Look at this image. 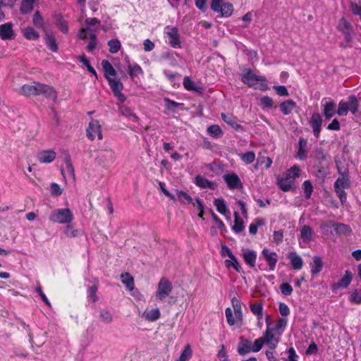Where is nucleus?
<instances>
[{
	"instance_id": "30",
	"label": "nucleus",
	"mask_w": 361,
	"mask_h": 361,
	"mask_svg": "<svg viewBox=\"0 0 361 361\" xmlns=\"http://www.w3.org/2000/svg\"><path fill=\"white\" fill-rule=\"evenodd\" d=\"M214 204L215 205L216 210L222 215L226 216L227 214L229 213L226 203L224 199H215Z\"/></svg>"
},
{
	"instance_id": "40",
	"label": "nucleus",
	"mask_w": 361,
	"mask_h": 361,
	"mask_svg": "<svg viewBox=\"0 0 361 361\" xmlns=\"http://www.w3.org/2000/svg\"><path fill=\"white\" fill-rule=\"evenodd\" d=\"M239 156L242 161L246 164H250L255 160V154L252 151L240 154Z\"/></svg>"
},
{
	"instance_id": "50",
	"label": "nucleus",
	"mask_w": 361,
	"mask_h": 361,
	"mask_svg": "<svg viewBox=\"0 0 361 361\" xmlns=\"http://www.w3.org/2000/svg\"><path fill=\"white\" fill-rule=\"evenodd\" d=\"M97 290V286L93 285L90 287L87 290V299L89 302H95L97 300L96 293Z\"/></svg>"
},
{
	"instance_id": "11",
	"label": "nucleus",
	"mask_w": 361,
	"mask_h": 361,
	"mask_svg": "<svg viewBox=\"0 0 361 361\" xmlns=\"http://www.w3.org/2000/svg\"><path fill=\"white\" fill-rule=\"evenodd\" d=\"M223 178L231 190L241 189L243 183L237 174L233 172L224 174Z\"/></svg>"
},
{
	"instance_id": "6",
	"label": "nucleus",
	"mask_w": 361,
	"mask_h": 361,
	"mask_svg": "<svg viewBox=\"0 0 361 361\" xmlns=\"http://www.w3.org/2000/svg\"><path fill=\"white\" fill-rule=\"evenodd\" d=\"M49 219L54 223L69 224L73 219V214L68 208L58 209L51 212Z\"/></svg>"
},
{
	"instance_id": "32",
	"label": "nucleus",
	"mask_w": 361,
	"mask_h": 361,
	"mask_svg": "<svg viewBox=\"0 0 361 361\" xmlns=\"http://www.w3.org/2000/svg\"><path fill=\"white\" fill-rule=\"evenodd\" d=\"M287 326V319L286 317L280 318L274 325L271 326L273 331L280 335L286 329Z\"/></svg>"
},
{
	"instance_id": "22",
	"label": "nucleus",
	"mask_w": 361,
	"mask_h": 361,
	"mask_svg": "<svg viewBox=\"0 0 361 361\" xmlns=\"http://www.w3.org/2000/svg\"><path fill=\"white\" fill-rule=\"evenodd\" d=\"M161 312L159 308L147 309L142 313V317L149 322H155L160 318Z\"/></svg>"
},
{
	"instance_id": "55",
	"label": "nucleus",
	"mask_w": 361,
	"mask_h": 361,
	"mask_svg": "<svg viewBox=\"0 0 361 361\" xmlns=\"http://www.w3.org/2000/svg\"><path fill=\"white\" fill-rule=\"evenodd\" d=\"M350 301L355 304H361V290L353 291L350 296Z\"/></svg>"
},
{
	"instance_id": "49",
	"label": "nucleus",
	"mask_w": 361,
	"mask_h": 361,
	"mask_svg": "<svg viewBox=\"0 0 361 361\" xmlns=\"http://www.w3.org/2000/svg\"><path fill=\"white\" fill-rule=\"evenodd\" d=\"M89 39H90V42L87 46V49L89 51H92L96 48L97 44V35L94 33V31H91V32L89 34Z\"/></svg>"
},
{
	"instance_id": "33",
	"label": "nucleus",
	"mask_w": 361,
	"mask_h": 361,
	"mask_svg": "<svg viewBox=\"0 0 361 361\" xmlns=\"http://www.w3.org/2000/svg\"><path fill=\"white\" fill-rule=\"evenodd\" d=\"M22 32L23 36L28 40H36L39 37L38 32L31 27L24 28Z\"/></svg>"
},
{
	"instance_id": "57",
	"label": "nucleus",
	"mask_w": 361,
	"mask_h": 361,
	"mask_svg": "<svg viewBox=\"0 0 361 361\" xmlns=\"http://www.w3.org/2000/svg\"><path fill=\"white\" fill-rule=\"evenodd\" d=\"M183 86L187 90H196L195 82L189 77L184 78Z\"/></svg>"
},
{
	"instance_id": "27",
	"label": "nucleus",
	"mask_w": 361,
	"mask_h": 361,
	"mask_svg": "<svg viewBox=\"0 0 361 361\" xmlns=\"http://www.w3.org/2000/svg\"><path fill=\"white\" fill-rule=\"evenodd\" d=\"M243 257L245 262L250 267L255 266L257 254L255 251L250 250H243Z\"/></svg>"
},
{
	"instance_id": "1",
	"label": "nucleus",
	"mask_w": 361,
	"mask_h": 361,
	"mask_svg": "<svg viewBox=\"0 0 361 361\" xmlns=\"http://www.w3.org/2000/svg\"><path fill=\"white\" fill-rule=\"evenodd\" d=\"M104 70V78L108 81L109 85L114 93V95L121 102H125L126 99V96L122 93L123 90V84L118 78L117 73L111 63L107 60H103L101 63Z\"/></svg>"
},
{
	"instance_id": "18",
	"label": "nucleus",
	"mask_w": 361,
	"mask_h": 361,
	"mask_svg": "<svg viewBox=\"0 0 361 361\" xmlns=\"http://www.w3.org/2000/svg\"><path fill=\"white\" fill-rule=\"evenodd\" d=\"M226 321L230 326H236L240 327L243 323V316L239 317L238 314L233 313L232 310L228 307L225 310Z\"/></svg>"
},
{
	"instance_id": "58",
	"label": "nucleus",
	"mask_w": 361,
	"mask_h": 361,
	"mask_svg": "<svg viewBox=\"0 0 361 361\" xmlns=\"http://www.w3.org/2000/svg\"><path fill=\"white\" fill-rule=\"evenodd\" d=\"M259 103L263 108H271L273 106V100L267 96L262 97L259 100Z\"/></svg>"
},
{
	"instance_id": "41",
	"label": "nucleus",
	"mask_w": 361,
	"mask_h": 361,
	"mask_svg": "<svg viewBox=\"0 0 361 361\" xmlns=\"http://www.w3.org/2000/svg\"><path fill=\"white\" fill-rule=\"evenodd\" d=\"M302 189L305 198L310 199L313 191V186L310 180H305L302 184Z\"/></svg>"
},
{
	"instance_id": "7",
	"label": "nucleus",
	"mask_w": 361,
	"mask_h": 361,
	"mask_svg": "<svg viewBox=\"0 0 361 361\" xmlns=\"http://www.w3.org/2000/svg\"><path fill=\"white\" fill-rule=\"evenodd\" d=\"M172 291V283L166 278H161L158 283L155 296L159 300L166 299Z\"/></svg>"
},
{
	"instance_id": "60",
	"label": "nucleus",
	"mask_w": 361,
	"mask_h": 361,
	"mask_svg": "<svg viewBox=\"0 0 361 361\" xmlns=\"http://www.w3.org/2000/svg\"><path fill=\"white\" fill-rule=\"evenodd\" d=\"M232 305L235 314H238L239 317L243 316L241 305L239 300L235 298L232 299Z\"/></svg>"
},
{
	"instance_id": "63",
	"label": "nucleus",
	"mask_w": 361,
	"mask_h": 361,
	"mask_svg": "<svg viewBox=\"0 0 361 361\" xmlns=\"http://www.w3.org/2000/svg\"><path fill=\"white\" fill-rule=\"evenodd\" d=\"M91 31H94L93 30L90 29V27H82L78 34V38L80 39H85L87 38H89V34L91 32Z\"/></svg>"
},
{
	"instance_id": "42",
	"label": "nucleus",
	"mask_w": 361,
	"mask_h": 361,
	"mask_svg": "<svg viewBox=\"0 0 361 361\" xmlns=\"http://www.w3.org/2000/svg\"><path fill=\"white\" fill-rule=\"evenodd\" d=\"M35 0H22L20 11L23 13H30L32 8Z\"/></svg>"
},
{
	"instance_id": "10",
	"label": "nucleus",
	"mask_w": 361,
	"mask_h": 361,
	"mask_svg": "<svg viewBox=\"0 0 361 361\" xmlns=\"http://www.w3.org/2000/svg\"><path fill=\"white\" fill-rule=\"evenodd\" d=\"M87 136L91 140H94L96 137L99 140L103 138L101 125L97 120L92 119L89 123L87 128Z\"/></svg>"
},
{
	"instance_id": "36",
	"label": "nucleus",
	"mask_w": 361,
	"mask_h": 361,
	"mask_svg": "<svg viewBox=\"0 0 361 361\" xmlns=\"http://www.w3.org/2000/svg\"><path fill=\"white\" fill-rule=\"evenodd\" d=\"M348 109L353 114H355L358 111L359 102L355 95H350L348 97Z\"/></svg>"
},
{
	"instance_id": "26",
	"label": "nucleus",
	"mask_w": 361,
	"mask_h": 361,
	"mask_svg": "<svg viewBox=\"0 0 361 361\" xmlns=\"http://www.w3.org/2000/svg\"><path fill=\"white\" fill-rule=\"evenodd\" d=\"M128 73L132 80H135L140 75H143L142 68L137 63H130L128 62Z\"/></svg>"
},
{
	"instance_id": "43",
	"label": "nucleus",
	"mask_w": 361,
	"mask_h": 361,
	"mask_svg": "<svg viewBox=\"0 0 361 361\" xmlns=\"http://www.w3.org/2000/svg\"><path fill=\"white\" fill-rule=\"evenodd\" d=\"M108 46L109 47V51L111 54L117 53L121 49V42L117 39H112L108 42Z\"/></svg>"
},
{
	"instance_id": "47",
	"label": "nucleus",
	"mask_w": 361,
	"mask_h": 361,
	"mask_svg": "<svg viewBox=\"0 0 361 361\" xmlns=\"http://www.w3.org/2000/svg\"><path fill=\"white\" fill-rule=\"evenodd\" d=\"M349 111L348 109V104L345 102L341 101L338 104V109L336 111V114L339 116H344L348 114Z\"/></svg>"
},
{
	"instance_id": "2",
	"label": "nucleus",
	"mask_w": 361,
	"mask_h": 361,
	"mask_svg": "<svg viewBox=\"0 0 361 361\" xmlns=\"http://www.w3.org/2000/svg\"><path fill=\"white\" fill-rule=\"evenodd\" d=\"M20 93L27 97L44 94L52 100L57 97L56 92L52 87L39 82L23 85L20 89Z\"/></svg>"
},
{
	"instance_id": "14",
	"label": "nucleus",
	"mask_w": 361,
	"mask_h": 361,
	"mask_svg": "<svg viewBox=\"0 0 361 361\" xmlns=\"http://www.w3.org/2000/svg\"><path fill=\"white\" fill-rule=\"evenodd\" d=\"M339 176L336 179L334 183V189H346L348 188L350 185V182L349 180V175L347 170H345L343 172H341L338 170Z\"/></svg>"
},
{
	"instance_id": "35",
	"label": "nucleus",
	"mask_w": 361,
	"mask_h": 361,
	"mask_svg": "<svg viewBox=\"0 0 361 361\" xmlns=\"http://www.w3.org/2000/svg\"><path fill=\"white\" fill-rule=\"evenodd\" d=\"M176 195L177 199L176 200H178L180 202L183 204H190L192 203V197L188 195L187 192L183 191V190H176Z\"/></svg>"
},
{
	"instance_id": "29",
	"label": "nucleus",
	"mask_w": 361,
	"mask_h": 361,
	"mask_svg": "<svg viewBox=\"0 0 361 361\" xmlns=\"http://www.w3.org/2000/svg\"><path fill=\"white\" fill-rule=\"evenodd\" d=\"M221 118L224 122H226L228 126H230L233 128L238 130V128H240V125L238 123V120L232 114H226L224 113H222Z\"/></svg>"
},
{
	"instance_id": "61",
	"label": "nucleus",
	"mask_w": 361,
	"mask_h": 361,
	"mask_svg": "<svg viewBox=\"0 0 361 361\" xmlns=\"http://www.w3.org/2000/svg\"><path fill=\"white\" fill-rule=\"evenodd\" d=\"M217 357L219 361H228L227 353L224 345L220 346V349L217 353Z\"/></svg>"
},
{
	"instance_id": "52",
	"label": "nucleus",
	"mask_w": 361,
	"mask_h": 361,
	"mask_svg": "<svg viewBox=\"0 0 361 361\" xmlns=\"http://www.w3.org/2000/svg\"><path fill=\"white\" fill-rule=\"evenodd\" d=\"M280 108H281V111L284 114H288L293 109V102H292L291 101H287V102H283L281 104Z\"/></svg>"
},
{
	"instance_id": "15",
	"label": "nucleus",
	"mask_w": 361,
	"mask_h": 361,
	"mask_svg": "<svg viewBox=\"0 0 361 361\" xmlns=\"http://www.w3.org/2000/svg\"><path fill=\"white\" fill-rule=\"evenodd\" d=\"M308 142L306 139L300 137L298 141V146L296 154L295 157L301 160H306L308 155Z\"/></svg>"
},
{
	"instance_id": "34",
	"label": "nucleus",
	"mask_w": 361,
	"mask_h": 361,
	"mask_svg": "<svg viewBox=\"0 0 361 361\" xmlns=\"http://www.w3.org/2000/svg\"><path fill=\"white\" fill-rule=\"evenodd\" d=\"M122 283L126 286L129 290H133L134 288V279L133 276L128 274H122L121 276Z\"/></svg>"
},
{
	"instance_id": "21",
	"label": "nucleus",
	"mask_w": 361,
	"mask_h": 361,
	"mask_svg": "<svg viewBox=\"0 0 361 361\" xmlns=\"http://www.w3.org/2000/svg\"><path fill=\"white\" fill-rule=\"evenodd\" d=\"M336 113V103L334 101L330 100L323 105V115L326 120H330Z\"/></svg>"
},
{
	"instance_id": "51",
	"label": "nucleus",
	"mask_w": 361,
	"mask_h": 361,
	"mask_svg": "<svg viewBox=\"0 0 361 361\" xmlns=\"http://www.w3.org/2000/svg\"><path fill=\"white\" fill-rule=\"evenodd\" d=\"M100 318L104 323L109 324L113 320V316L110 311L102 310L100 312Z\"/></svg>"
},
{
	"instance_id": "5",
	"label": "nucleus",
	"mask_w": 361,
	"mask_h": 361,
	"mask_svg": "<svg viewBox=\"0 0 361 361\" xmlns=\"http://www.w3.org/2000/svg\"><path fill=\"white\" fill-rule=\"evenodd\" d=\"M271 317L269 314H267L265 317V321L267 324V330L264 334L263 338L264 341V343L269 347L270 350H274L276 348L278 343H279V334H276L271 329V324L270 322Z\"/></svg>"
},
{
	"instance_id": "3",
	"label": "nucleus",
	"mask_w": 361,
	"mask_h": 361,
	"mask_svg": "<svg viewBox=\"0 0 361 361\" xmlns=\"http://www.w3.org/2000/svg\"><path fill=\"white\" fill-rule=\"evenodd\" d=\"M242 81L245 84H247L248 86L255 89H259L261 90H266L267 89L265 78L262 76L255 75L250 70H247L243 73Z\"/></svg>"
},
{
	"instance_id": "23",
	"label": "nucleus",
	"mask_w": 361,
	"mask_h": 361,
	"mask_svg": "<svg viewBox=\"0 0 361 361\" xmlns=\"http://www.w3.org/2000/svg\"><path fill=\"white\" fill-rule=\"evenodd\" d=\"M195 183L201 188H209L211 190H214L216 187L215 183L210 181L201 176H197L195 178Z\"/></svg>"
},
{
	"instance_id": "38",
	"label": "nucleus",
	"mask_w": 361,
	"mask_h": 361,
	"mask_svg": "<svg viewBox=\"0 0 361 361\" xmlns=\"http://www.w3.org/2000/svg\"><path fill=\"white\" fill-rule=\"evenodd\" d=\"M234 216H235V220H234V224L233 226V230L235 233H240L245 228L244 222L238 216V214L237 212H235Z\"/></svg>"
},
{
	"instance_id": "16",
	"label": "nucleus",
	"mask_w": 361,
	"mask_h": 361,
	"mask_svg": "<svg viewBox=\"0 0 361 361\" xmlns=\"http://www.w3.org/2000/svg\"><path fill=\"white\" fill-rule=\"evenodd\" d=\"M310 123L312 128L314 135L315 137L318 138L321 132V127L322 124V118L321 115L317 112L313 113L310 118Z\"/></svg>"
},
{
	"instance_id": "8",
	"label": "nucleus",
	"mask_w": 361,
	"mask_h": 361,
	"mask_svg": "<svg viewBox=\"0 0 361 361\" xmlns=\"http://www.w3.org/2000/svg\"><path fill=\"white\" fill-rule=\"evenodd\" d=\"M337 29L344 35L345 42L350 44L354 34V29L351 23L343 17L338 21Z\"/></svg>"
},
{
	"instance_id": "9",
	"label": "nucleus",
	"mask_w": 361,
	"mask_h": 361,
	"mask_svg": "<svg viewBox=\"0 0 361 361\" xmlns=\"http://www.w3.org/2000/svg\"><path fill=\"white\" fill-rule=\"evenodd\" d=\"M164 33L168 38L169 44L173 48L180 47V35L178 28L167 26L165 27Z\"/></svg>"
},
{
	"instance_id": "39",
	"label": "nucleus",
	"mask_w": 361,
	"mask_h": 361,
	"mask_svg": "<svg viewBox=\"0 0 361 361\" xmlns=\"http://www.w3.org/2000/svg\"><path fill=\"white\" fill-rule=\"evenodd\" d=\"M207 133L213 137H219L223 135V131L218 125H212L207 128Z\"/></svg>"
},
{
	"instance_id": "56",
	"label": "nucleus",
	"mask_w": 361,
	"mask_h": 361,
	"mask_svg": "<svg viewBox=\"0 0 361 361\" xmlns=\"http://www.w3.org/2000/svg\"><path fill=\"white\" fill-rule=\"evenodd\" d=\"M159 190H161V192H163L166 197H168L169 198H170L173 201H176V198L175 195H173L172 193H171L166 189V185H165V184L164 183L159 182Z\"/></svg>"
},
{
	"instance_id": "44",
	"label": "nucleus",
	"mask_w": 361,
	"mask_h": 361,
	"mask_svg": "<svg viewBox=\"0 0 361 361\" xmlns=\"http://www.w3.org/2000/svg\"><path fill=\"white\" fill-rule=\"evenodd\" d=\"M45 42L47 47L52 51H56L58 46L54 36L47 35L45 37Z\"/></svg>"
},
{
	"instance_id": "48",
	"label": "nucleus",
	"mask_w": 361,
	"mask_h": 361,
	"mask_svg": "<svg viewBox=\"0 0 361 361\" xmlns=\"http://www.w3.org/2000/svg\"><path fill=\"white\" fill-rule=\"evenodd\" d=\"M323 263L320 257H314L313 258V266L312 268V274H317L321 271Z\"/></svg>"
},
{
	"instance_id": "45",
	"label": "nucleus",
	"mask_w": 361,
	"mask_h": 361,
	"mask_svg": "<svg viewBox=\"0 0 361 361\" xmlns=\"http://www.w3.org/2000/svg\"><path fill=\"white\" fill-rule=\"evenodd\" d=\"M314 153L315 159L317 160L319 164L326 161V154L322 147L317 148Z\"/></svg>"
},
{
	"instance_id": "4",
	"label": "nucleus",
	"mask_w": 361,
	"mask_h": 361,
	"mask_svg": "<svg viewBox=\"0 0 361 361\" xmlns=\"http://www.w3.org/2000/svg\"><path fill=\"white\" fill-rule=\"evenodd\" d=\"M211 9L222 18L230 17L234 11L233 4L224 0H212Z\"/></svg>"
},
{
	"instance_id": "12",
	"label": "nucleus",
	"mask_w": 361,
	"mask_h": 361,
	"mask_svg": "<svg viewBox=\"0 0 361 361\" xmlns=\"http://www.w3.org/2000/svg\"><path fill=\"white\" fill-rule=\"evenodd\" d=\"M293 184V168L291 167L287 171L285 177L278 178V185L283 191L290 190Z\"/></svg>"
},
{
	"instance_id": "54",
	"label": "nucleus",
	"mask_w": 361,
	"mask_h": 361,
	"mask_svg": "<svg viewBox=\"0 0 361 361\" xmlns=\"http://www.w3.org/2000/svg\"><path fill=\"white\" fill-rule=\"evenodd\" d=\"M264 344V341L262 337L256 339L255 341V342L253 343H252V352H254V353L259 352L262 348Z\"/></svg>"
},
{
	"instance_id": "31",
	"label": "nucleus",
	"mask_w": 361,
	"mask_h": 361,
	"mask_svg": "<svg viewBox=\"0 0 361 361\" xmlns=\"http://www.w3.org/2000/svg\"><path fill=\"white\" fill-rule=\"evenodd\" d=\"M336 233L338 235H348L352 232L350 227L346 224L341 223H336L333 224Z\"/></svg>"
},
{
	"instance_id": "37",
	"label": "nucleus",
	"mask_w": 361,
	"mask_h": 361,
	"mask_svg": "<svg viewBox=\"0 0 361 361\" xmlns=\"http://www.w3.org/2000/svg\"><path fill=\"white\" fill-rule=\"evenodd\" d=\"M192 351L189 344L186 345L180 357L176 361H188L192 357Z\"/></svg>"
},
{
	"instance_id": "17",
	"label": "nucleus",
	"mask_w": 361,
	"mask_h": 361,
	"mask_svg": "<svg viewBox=\"0 0 361 361\" xmlns=\"http://www.w3.org/2000/svg\"><path fill=\"white\" fill-rule=\"evenodd\" d=\"M56 157V153L52 149L42 150L38 152L37 158L42 164L51 163Z\"/></svg>"
},
{
	"instance_id": "19",
	"label": "nucleus",
	"mask_w": 361,
	"mask_h": 361,
	"mask_svg": "<svg viewBox=\"0 0 361 361\" xmlns=\"http://www.w3.org/2000/svg\"><path fill=\"white\" fill-rule=\"evenodd\" d=\"M0 37L3 40L12 39L15 37L12 23H6L0 25Z\"/></svg>"
},
{
	"instance_id": "25",
	"label": "nucleus",
	"mask_w": 361,
	"mask_h": 361,
	"mask_svg": "<svg viewBox=\"0 0 361 361\" xmlns=\"http://www.w3.org/2000/svg\"><path fill=\"white\" fill-rule=\"evenodd\" d=\"M54 22L56 27L63 32L68 33L69 27L67 20L61 14H56L54 16Z\"/></svg>"
},
{
	"instance_id": "62",
	"label": "nucleus",
	"mask_w": 361,
	"mask_h": 361,
	"mask_svg": "<svg viewBox=\"0 0 361 361\" xmlns=\"http://www.w3.org/2000/svg\"><path fill=\"white\" fill-rule=\"evenodd\" d=\"M50 190L53 195L59 196L63 192V189L57 183H53L50 185Z\"/></svg>"
},
{
	"instance_id": "64",
	"label": "nucleus",
	"mask_w": 361,
	"mask_h": 361,
	"mask_svg": "<svg viewBox=\"0 0 361 361\" xmlns=\"http://www.w3.org/2000/svg\"><path fill=\"white\" fill-rule=\"evenodd\" d=\"M250 310L255 315H260L263 311V305L262 303L252 304L250 305Z\"/></svg>"
},
{
	"instance_id": "28",
	"label": "nucleus",
	"mask_w": 361,
	"mask_h": 361,
	"mask_svg": "<svg viewBox=\"0 0 361 361\" xmlns=\"http://www.w3.org/2000/svg\"><path fill=\"white\" fill-rule=\"evenodd\" d=\"M238 352L242 355L252 352V342L247 339L240 341L238 346Z\"/></svg>"
},
{
	"instance_id": "53",
	"label": "nucleus",
	"mask_w": 361,
	"mask_h": 361,
	"mask_svg": "<svg viewBox=\"0 0 361 361\" xmlns=\"http://www.w3.org/2000/svg\"><path fill=\"white\" fill-rule=\"evenodd\" d=\"M231 259H226L225 264L227 267H233L237 271H240V266L238 261V259L234 256L233 257H231Z\"/></svg>"
},
{
	"instance_id": "59",
	"label": "nucleus",
	"mask_w": 361,
	"mask_h": 361,
	"mask_svg": "<svg viewBox=\"0 0 361 361\" xmlns=\"http://www.w3.org/2000/svg\"><path fill=\"white\" fill-rule=\"evenodd\" d=\"M183 105L182 104L177 103L174 101L170 100L169 99H164V106L169 110H175L178 106Z\"/></svg>"
},
{
	"instance_id": "24",
	"label": "nucleus",
	"mask_w": 361,
	"mask_h": 361,
	"mask_svg": "<svg viewBox=\"0 0 361 361\" xmlns=\"http://www.w3.org/2000/svg\"><path fill=\"white\" fill-rule=\"evenodd\" d=\"M353 279L352 273L350 271H345V275L338 281L336 284L334 285V288H347Z\"/></svg>"
},
{
	"instance_id": "20",
	"label": "nucleus",
	"mask_w": 361,
	"mask_h": 361,
	"mask_svg": "<svg viewBox=\"0 0 361 361\" xmlns=\"http://www.w3.org/2000/svg\"><path fill=\"white\" fill-rule=\"evenodd\" d=\"M262 255L264 257V259L269 264V269L270 271H273L275 269L276 262L278 261L276 253L271 251L269 249L264 248L262 250Z\"/></svg>"
},
{
	"instance_id": "13",
	"label": "nucleus",
	"mask_w": 361,
	"mask_h": 361,
	"mask_svg": "<svg viewBox=\"0 0 361 361\" xmlns=\"http://www.w3.org/2000/svg\"><path fill=\"white\" fill-rule=\"evenodd\" d=\"M61 175L64 180L66 181L68 179H71L75 181V171L73 166L71 163V158L69 157H66L64 161V166L61 169Z\"/></svg>"
},
{
	"instance_id": "46",
	"label": "nucleus",
	"mask_w": 361,
	"mask_h": 361,
	"mask_svg": "<svg viewBox=\"0 0 361 361\" xmlns=\"http://www.w3.org/2000/svg\"><path fill=\"white\" fill-rule=\"evenodd\" d=\"M301 238L304 240L310 241L312 238V230L309 226H304L301 230Z\"/></svg>"
}]
</instances>
